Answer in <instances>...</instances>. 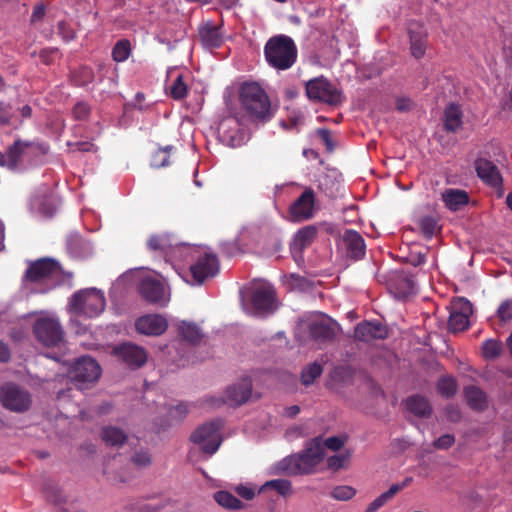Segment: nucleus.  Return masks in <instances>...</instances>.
Segmentation results:
<instances>
[{"label": "nucleus", "mask_w": 512, "mask_h": 512, "mask_svg": "<svg viewBox=\"0 0 512 512\" xmlns=\"http://www.w3.org/2000/svg\"><path fill=\"white\" fill-rule=\"evenodd\" d=\"M239 102L247 117L253 122L263 123L273 116L270 98L258 82H244L240 86Z\"/></svg>", "instance_id": "1"}, {"label": "nucleus", "mask_w": 512, "mask_h": 512, "mask_svg": "<svg viewBox=\"0 0 512 512\" xmlns=\"http://www.w3.org/2000/svg\"><path fill=\"white\" fill-rule=\"evenodd\" d=\"M64 271L60 263L52 258H41L31 261L23 275L22 282L28 284L44 286L40 292L45 293L64 280Z\"/></svg>", "instance_id": "2"}, {"label": "nucleus", "mask_w": 512, "mask_h": 512, "mask_svg": "<svg viewBox=\"0 0 512 512\" xmlns=\"http://www.w3.org/2000/svg\"><path fill=\"white\" fill-rule=\"evenodd\" d=\"M324 456L322 439L317 437L307 443L302 453L285 458L281 463V469L290 475L310 474Z\"/></svg>", "instance_id": "3"}, {"label": "nucleus", "mask_w": 512, "mask_h": 512, "mask_svg": "<svg viewBox=\"0 0 512 512\" xmlns=\"http://www.w3.org/2000/svg\"><path fill=\"white\" fill-rule=\"evenodd\" d=\"M297 47L286 35L271 37L265 44L264 56L268 65L276 70H287L297 60Z\"/></svg>", "instance_id": "4"}, {"label": "nucleus", "mask_w": 512, "mask_h": 512, "mask_svg": "<svg viewBox=\"0 0 512 512\" xmlns=\"http://www.w3.org/2000/svg\"><path fill=\"white\" fill-rule=\"evenodd\" d=\"M106 306L104 293L96 288H86L75 292L69 301V310L75 316L97 317Z\"/></svg>", "instance_id": "5"}, {"label": "nucleus", "mask_w": 512, "mask_h": 512, "mask_svg": "<svg viewBox=\"0 0 512 512\" xmlns=\"http://www.w3.org/2000/svg\"><path fill=\"white\" fill-rule=\"evenodd\" d=\"M305 92L309 100L338 106L343 102V93L336 85L324 76L310 79L305 84Z\"/></svg>", "instance_id": "6"}, {"label": "nucleus", "mask_w": 512, "mask_h": 512, "mask_svg": "<svg viewBox=\"0 0 512 512\" xmlns=\"http://www.w3.org/2000/svg\"><path fill=\"white\" fill-rule=\"evenodd\" d=\"M42 154H44L42 146L33 142L16 140L9 146L10 170L34 164Z\"/></svg>", "instance_id": "7"}, {"label": "nucleus", "mask_w": 512, "mask_h": 512, "mask_svg": "<svg viewBox=\"0 0 512 512\" xmlns=\"http://www.w3.org/2000/svg\"><path fill=\"white\" fill-rule=\"evenodd\" d=\"M101 375L100 365L91 357H81L69 370V377L82 390L87 384L96 382Z\"/></svg>", "instance_id": "8"}, {"label": "nucleus", "mask_w": 512, "mask_h": 512, "mask_svg": "<svg viewBox=\"0 0 512 512\" xmlns=\"http://www.w3.org/2000/svg\"><path fill=\"white\" fill-rule=\"evenodd\" d=\"M33 332L39 342L47 347L59 345L63 340V330L57 319L43 317L36 320Z\"/></svg>", "instance_id": "9"}, {"label": "nucleus", "mask_w": 512, "mask_h": 512, "mask_svg": "<svg viewBox=\"0 0 512 512\" xmlns=\"http://www.w3.org/2000/svg\"><path fill=\"white\" fill-rule=\"evenodd\" d=\"M221 427L219 421L204 424L191 435V441L200 445L205 453L214 454L221 444Z\"/></svg>", "instance_id": "10"}, {"label": "nucleus", "mask_w": 512, "mask_h": 512, "mask_svg": "<svg viewBox=\"0 0 512 512\" xmlns=\"http://www.w3.org/2000/svg\"><path fill=\"white\" fill-rule=\"evenodd\" d=\"M0 402L8 410L24 412L31 405V396L14 384H6L0 388Z\"/></svg>", "instance_id": "11"}, {"label": "nucleus", "mask_w": 512, "mask_h": 512, "mask_svg": "<svg viewBox=\"0 0 512 512\" xmlns=\"http://www.w3.org/2000/svg\"><path fill=\"white\" fill-rule=\"evenodd\" d=\"M139 293L145 301L160 306H165L170 299L164 283L152 275L141 279Z\"/></svg>", "instance_id": "12"}, {"label": "nucleus", "mask_w": 512, "mask_h": 512, "mask_svg": "<svg viewBox=\"0 0 512 512\" xmlns=\"http://www.w3.org/2000/svg\"><path fill=\"white\" fill-rule=\"evenodd\" d=\"M473 313L472 304L463 297L454 298L451 301V312L449 316V328L453 332H462L470 325V316Z\"/></svg>", "instance_id": "13"}, {"label": "nucleus", "mask_w": 512, "mask_h": 512, "mask_svg": "<svg viewBox=\"0 0 512 512\" xmlns=\"http://www.w3.org/2000/svg\"><path fill=\"white\" fill-rule=\"evenodd\" d=\"M288 214L293 222L311 219L315 214L314 190L310 187L305 188L302 194L290 205Z\"/></svg>", "instance_id": "14"}, {"label": "nucleus", "mask_w": 512, "mask_h": 512, "mask_svg": "<svg viewBox=\"0 0 512 512\" xmlns=\"http://www.w3.org/2000/svg\"><path fill=\"white\" fill-rule=\"evenodd\" d=\"M219 271V261L215 254L200 251L196 261L190 266L192 278L196 284H202L207 278L214 277Z\"/></svg>", "instance_id": "15"}, {"label": "nucleus", "mask_w": 512, "mask_h": 512, "mask_svg": "<svg viewBox=\"0 0 512 512\" xmlns=\"http://www.w3.org/2000/svg\"><path fill=\"white\" fill-rule=\"evenodd\" d=\"M339 330L338 324L326 315H318L308 324L310 337L318 343H324L333 340Z\"/></svg>", "instance_id": "16"}, {"label": "nucleus", "mask_w": 512, "mask_h": 512, "mask_svg": "<svg viewBox=\"0 0 512 512\" xmlns=\"http://www.w3.org/2000/svg\"><path fill=\"white\" fill-rule=\"evenodd\" d=\"M475 169L478 177L487 185L496 190L499 197L503 196V178L498 167L490 160L477 159Z\"/></svg>", "instance_id": "17"}, {"label": "nucleus", "mask_w": 512, "mask_h": 512, "mask_svg": "<svg viewBox=\"0 0 512 512\" xmlns=\"http://www.w3.org/2000/svg\"><path fill=\"white\" fill-rule=\"evenodd\" d=\"M252 395L251 380L246 377L241 379L237 385L229 387L226 391V400L211 398L208 400L210 406H219L224 402L231 405H241L245 403Z\"/></svg>", "instance_id": "18"}, {"label": "nucleus", "mask_w": 512, "mask_h": 512, "mask_svg": "<svg viewBox=\"0 0 512 512\" xmlns=\"http://www.w3.org/2000/svg\"><path fill=\"white\" fill-rule=\"evenodd\" d=\"M148 248L152 251H160L168 256H176L177 252L193 253L190 245L174 243L169 234L152 235L147 242Z\"/></svg>", "instance_id": "19"}, {"label": "nucleus", "mask_w": 512, "mask_h": 512, "mask_svg": "<svg viewBox=\"0 0 512 512\" xmlns=\"http://www.w3.org/2000/svg\"><path fill=\"white\" fill-rule=\"evenodd\" d=\"M114 352L123 363L132 369L143 366L147 361L146 351L135 344L124 343L116 347Z\"/></svg>", "instance_id": "20"}, {"label": "nucleus", "mask_w": 512, "mask_h": 512, "mask_svg": "<svg viewBox=\"0 0 512 512\" xmlns=\"http://www.w3.org/2000/svg\"><path fill=\"white\" fill-rule=\"evenodd\" d=\"M410 53L415 59L425 56L428 46V33L423 25L410 23L408 27Z\"/></svg>", "instance_id": "21"}, {"label": "nucleus", "mask_w": 512, "mask_h": 512, "mask_svg": "<svg viewBox=\"0 0 512 512\" xmlns=\"http://www.w3.org/2000/svg\"><path fill=\"white\" fill-rule=\"evenodd\" d=\"M136 330L144 335L159 336L168 327L167 320L158 314H148L139 317L135 323Z\"/></svg>", "instance_id": "22"}, {"label": "nucleus", "mask_w": 512, "mask_h": 512, "mask_svg": "<svg viewBox=\"0 0 512 512\" xmlns=\"http://www.w3.org/2000/svg\"><path fill=\"white\" fill-rule=\"evenodd\" d=\"M252 304L257 311H272L275 304L274 288L267 283H261L255 286L252 291Z\"/></svg>", "instance_id": "23"}, {"label": "nucleus", "mask_w": 512, "mask_h": 512, "mask_svg": "<svg viewBox=\"0 0 512 512\" xmlns=\"http://www.w3.org/2000/svg\"><path fill=\"white\" fill-rule=\"evenodd\" d=\"M354 336L359 341L369 342L375 339H385L388 336V331L379 322L364 321L355 327Z\"/></svg>", "instance_id": "24"}, {"label": "nucleus", "mask_w": 512, "mask_h": 512, "mask_svg": "<svg viewBox=\"0 0 512 512\" xmlns=\"http://www.w3.org/2000/svg\"><path fill=\"white\" fill-rule=\"evenodd\" d=\"M318 235V228L315 225H307L299 229L290 244L293 253L301 254L309 247Z\"/></svg>", "instance_id": "25"}, {"label": "nucleus", "mask_w": 512, "mask_h": 512, "mask_svg": "<svg viewBox=\"0 0 512 512\" xmlns=\"http://www.w3.org/2000/svg\"><path fill=\"white\" fill-rule=\"evenodd\" d=\"M343 240L352 258L360 259L365 255V242L359 232L348 229L344 233Z\"/></svg>", "instance_id": "26"}, {"label": "nucleus", "mask_w": 512, "mask_h": 512, "mask_svg": "<svg viewBox=\"0 0 512 512\" xmlns=\"http://www.w3.org/2000/svg\"><path fill=\"white\" fill-rule=\"evenodd\" d=\"M441 199L450 211H458L469 202V195L466 191L449 188L442 192Z\"/></svg>", "instance_id": "27"}, {"label": "nucleus", "mask_w": 512, "mask_h": 512, "mask_svg": "<svg viewBox=\"0 0 512 512\" xmlns=\"http://www.w3.org/2000/svg\"><path fill=\"white\" fill-rule=\"evenodd\" d=\"M463 113L458 104L450 103L444 111V127L447 131L455 132L462 126Z\"/></svg>", "instance_id": "28"}, {"label": "nucleus", "mask_w": 512, "mask_h": 512, "mask_svg": "<svg viewBox=\"0 0 512 512\" xmlns=\"http://www.w3.org/2000/svg\"><path fill=\"white\" fill-rule=\"evenodd\" d=\"M407 410L418 417H428L432 412L429 401L420 395H414L406 399Z\"/></svg>", "instance_id": "29"}, {"label": "nucleus", "mask_w": 512, "mask_h": 512, "mask_svg": "<svg viewBox=\"0 0 512 512\" xmlns=\"http://www.w3.org/2000/svg\"><path fill=\"white\" fill-rule=\"evenodd\" d=\"M411 479H406L402 484H394L392 485L388 491L382 493L379 495L373 502H371L365 512H376L378 509H380L387 501L392 499L397 492L402 490Z\"/></svg>", "instance_id": "30"}, {"label": "nucleus", "mask_w": 512, "mask_h": 512, "mask_svg": "<svg viewBox=\"0 0 512 512\" xmlns=\"http://www.w3.org/2000/svg\"><path fill=\"white\" fill-rule=\"evenodd\" d=\"M465 397L468 405L474 410H483L487 406L485 393L476 386L465 388Z\"/></svg>", "instance_id": "31"}, {"label": "nucleus", "mask_w": 512, "mask_h": 512, "mask_svg": "<svg viewBox=\"0 0 512 512\" xmlns=\"http://www.w3.org/2000/svg\"><path fill=\"white\" fill-rule=\"evenodd\" d=\"M237 123L233 118L223 119L218 126V131L223 140L227 141L228 144L234 146L238 140V130L236 128Z\"/></svg>", "instance_id": "32"}, {"label": "nucleus", "mask_w": 512, "mask_h": 512, "mask_svg": "<svg viewBox=\"0 0 512 512\" xmlns=\"http://www.w3.org/2000/svg\"><path fill=\"white\" fill-rule=\"evenodd\" d=\"M178 331L184 340L192 344L199 343L203 337L201 330L196 324L186 321L178 325Z\"/></svg>", "instance_id": "33"}, {"label": "nucleus", "mask_w": 512, "mask_h": 512, "mask_svg": "<svg viewBox=\"0 0 512 512\" xmlns=\"http://www.w3.org/2000/svg\"><path fill=\"white\" fill-rule=\"evenodd\" d=\"M201 42L205 47L217 48L222 44V36L219 30L212 26L203 27L200 32Z\"/></svg>", "instance_id": "34"}, {"label": "nucleus", "mask_w": 512, "mask_h": 512, "mask_svg": "<svg viewBox=\"0 0 512 512\" xmlns=\"http://www.w3.org/2000/svg\"><path fill=\"white\" fill-rule=\"evenodd\" d=\"M102 440L112 446L122 445L126 440V435L122 430L115 427H106L101 433Z\"/></svg>", "instance_id": "35"}, {"label": "nucleus", "mask_w": 512, "mask_h": 512, "mask_svg": "<svg viewBox=\"0 0 512 512\" xmlns=\"http://www.w3.org/2000/svg\"><path fill=\"white\" fill-rule=\"evenodd\" d=\"M267 489H273L278 494L286 497L292 493V485L289 480L286 479H273L270 481L265 482L261 488L260 491H266Z\"/></svg>", "instance_id": "36"}, {"label": "nucleus", "mask_w": 512, "mask_h": 512, "mask_svg": "<svg viewBox=\"0 0 512 512\" xmlns=\"http://www.w3.org/2000/svg\"><path fill=\"white\" fill-rule=\"evenodd\" d=\"M215 501L222 507L237 510L242 507V502L227 491H218L214 494Z\"/></svg>", "instance_id": "37"}, {"label": "nucleus", "mask_w": 512, "mask_h": 512, "mask_svg": "<svg viewBox=\"0 0 512 512\" xmlns=\"http://www.w3.org/2000/svg\"><path fill=\"white\" fill-rule=\"evenodd\" d=\"M131 52V42L128 39H121L112 49V58L116 62H124L129 58Z\"/></svg>", "instance_id": "38"}, {"label": "nucleus", "mask_w": 512, "mask_h": 512, "mask_svg": "<svg viewBox=\"0 0 512 512\" xmlns=\"http://www.w3.org/2000/svg\"><path fill=\"white\" fill-rule=\"evenodd\" d=\"M437 391L438 393L445 397H452L457 391V384L454 378L452 377H442L437 382Z\"/></svg>", "instance_id": "39"}, {"label": "nucleus", "mask_w": 512, "mask_h": 512, "mask_svg": "<svg viewBox=\"0 0 512 512\" xmlns=\"http://www.w3.org/2000/svg\"><path fill=\"white\" fill-rule=\"evenodd\" d=\"M322 366L316 362L309 364L301 372V381L304 385H310L322 374Z\"/></svg>", "instance_id": "40"}, {"label": "nucleus", "mask_w": 512, "mask_h": 512, "mask_svg": "<svg viewBox=\"0 0 512 512\" xmlns=\"http://www.w3.org/2000/svg\"><path fill=\"white\" fill-rule=\"evenodd\" d=\"M502 350V344L495 339H488L482 345V354L486 359H494L498 357Z\"/></svg>", "instance_id": "41"}, {"label": "nucleus", "mask_w": 512, "mask_h": 512, "mask_svg": "<svg viewBox=\"0 0 512 512\" xmlns=\"http://www.w3.org/2000/svg\"><path fill=\"white\" fill-rule=\"evenodd\" d=\"M188 92L187 85L182 75H178L170 86V95L175 100H181L186 97Z\"/></svg>", "instance_id": "42"}, {"label": "nucleus", "mask_w": 512, "mask_h": 512, "mask_svg": "<svg viewBox=\"0 0 512 512\" xmlns=\"http://www.w3.org/2000/svg\"><path fill=\"white\" fill-rule=\"evenodd\" d=\"M355 494L356 490L353 487L347 485L337 486L331 491V496L334 499L340 501L350 500L355 496Z\"/></svg>", "instance_id": "43"}, {"label": "nucleus", "mask_w": 512, "mask_h": 512, "mask_svg": "<svg viewBox=\"0 0 512 512\" xmlns=\"http://www.w3.org/2000/svg\"><path fill=\"white\" fill-rule=\"evenodd\" d=\"M171 147L160 148L152 156L151 165L156 168H161L169 165V150Z\"/></svg>", "instance_id": "44"}, {"label": "nucleus", "mask_w": 512, "mask_h": 512, "mask_svg": "<svg viewBox=\"0 0 512 512\" xmlns=\"http://www.w3.org/2000/svg\"><path fill=\"white\" fill-rule=\"evenodd\" d=\"M350 459V453L345 452L339 455H333L327 459V466L331 470H339L347 466Z\"/></svg>", "instance_id": "45"}, {"label": "nucleus", "mask_w": 512, "mask_h": 512, "mask_svg": "<svg viewBox=\"0 0 512 512\" xmlns=\"http://www.w3.org/2000/svg\"><path fill=\"white\" fill-rule=\"evenodd\" d=\"M419 225L422 233L427 237H432L437 230L436 220L429 216L423 217L420 220Z\"/></svg>", "instance_id": "46"}, {"label": "nucleus", "mask_w": 512, "mask_h": 512, "mask_svg": "<svg viewBox=\"0 0 512 512\" xmlns=\"http://www.w3.org/2000/svg\"><path fill=\"white\" fill-rule=\"evenodd\" d=\"M14 117V111L9 103L0 101V125H9Z\"/></svg>", "instance_id": "47"}, {"label": "nucleus", "mask_w": 512, "mask_h": 512, "mask_svg": "<svg viewBox=\"0 0 512 512\" xmlns=\"http://www.w3.org/2000/svg\"><path fill=\"white\" fill-rule=\"evenodd\" d=\"M497 316L502 322L512 319V300L503 301L497 309Z\"/></svg>", "instance_id": "48"}, {"label": "nucleus", "mask_w": 512, "mask_h": 512, "mask_svg": "<svg viewBox=\"0 0 512 512\" xmlns=\"http://www.w3.org/2000/svg\"><path fill=\"white\" fill-rule=\"evenodd\" d=\"M57 29H58V34L66 42H69V41L73 40L75 38V36H76L75 31L65 21L58 22Z\"/></svg>", "instance_id": "49"}, {"label": "nucleus", "mask_w": 512, "mask_h": 512, "mask_svg": "<svg viewBox=\"0 0 512 512\" xmlns=\"http://www.w3.org/2000/svg\"><path fill=\"white\" fill-rule=\"evenodd\" d=\"M90 112H91V108L85 102H78L73 108V116L77 120L88 119Z\"/></svg>", "instance_id": "50"}, {"label": "nucleus", "mask_w": 512, "mask_h": 512, "mask_svg": "<svg viewBox=\"0 0 512 512\" xmlns=\"http://www.w3.org/2000/svg\"><path fill=\"white\" fill-rule=\"evenodd\" d=\"M316 133L319 136V138L322 140V142L325 144L326 150L328 152H332L335 148V143L333 141L330 130H328L326 128H319L316 130Z\"/></svg>", "instance_id": "51"}, {"label": "nucleus", "mask_w": 512, "mask_h": 512, "mask_svg": "<svg viewBox=\"0 0 512 512\" xmlns=\"http://www.w3.org/2000/svg\"><path fill=\"white\" fill-rule=\"evenodd\" d=\"M398 285L401 287V290L399 293L402 296L409 295L414 292L415 290V282L411 278H408L406 276L399 277L398 278Z\"/></svg>", "instance_id": "52"}, {"label": "nucleus", "mask_w": 512, "mask_h": 512, "mask_svg": "<svg viewBox=\"0 0 512 512\" xmlns=\"http://www.w3.org/2000/svg\"><path fill=\"white\" fill-rule=\"evenodd\" d=\"M345 443V438L343 437H329L325 441H322L323 451L325 452V448H328L332 451H338L342 448Z\"/></svg>", "instance_id": "53"}, {"label": "nucleus", "mask_w": 512, "mask_h": 512, "mask_svg": "<svg viewBox=\"0 0 512 512\" xmlns=\"http://www.w3.org/2000/svg\"><path fill=\"white\" fill-rule=\"evenodd\" d=\"M454 436L451 434H445L435 440L434 446L438 449H447L454 444Z\"/></svg>", "instance_id": "54"}, {"label": "nucleus", "mask_w": 512, "mask_h": 512, "mask_svg": "<svg viewBox=\"0 0 512 512\" xmlns=\"http://www.w3.org/2000/svg\"><path fill=\"white\" fill-rule=\"evenodd\" d=\"M329 184L334 185L333 180L328 175H324V176L320 177V179H319L318 188L321 191H323L326 195H332L333 194L332 187H330Z\"/></svg>", "instance_id": "55"}, {"label": "nucleus", "mask_w": 512, "mask_h": 512, "mask_svg": "<svg viewBox=\"0 0 512 512\" xmlns=\"http://www.w3.org/2000/svg\"><path fill=\"white\" fill-rule=\"evenodd\" d=\"M193 250V253L191 254H186L185 252H177L176 253V256H168L170 259L172 260H179V261H187L189 259H196L198 254L200 253L201 250H199L198 248H195L193 246H190Z\"/></svg>", "instance_id": "56"}, {"label": "nucleus", "mask_w": 512, "mask_h": 512, "mask_svg": "<svg viewBox=\"0 0 512 512\" xmlns=\"http://www.w3.org/2000/svg\"><path fill=\"white\" fill-rule=\"evenodd\" d=\"M132 461L139 467H145L151 463V458L148 453L140 452L133 456Z\"/></svg>", "instance_id": "57"}, {"label": "nucleus", "mask_w": 512, "mask_h": 512, "mask_svg": "<svg viewBox=\"0 0 512 512\" xmlns=\"http://www.w3.org/2000/svg\"><path fill=\"white\" fill-rule=\"evenodd\" d=\"M45 12H46V8L43 3H39V4L35 5L33 8L32 15H31V21L37 22V21L42 20L43 17L45 16Z\"/></svg>", "instance_id": "58"}, {"label": "nucleus", "mask_w": 512, "mask_h": 512, "mask_svg": "<svg viewBox=\"0 0 512 512\" xmlns=\"http://www.w3.org/2000/svg\"><path fill=\"white\" fill-rule=\"evenodd\" d=\"M237 492H238V494H239L242 498H244V499H246V500H251V499H253V498H254V496H255V492H254V490H253L252 488H250V487H246V486H240V487H238V488H237Z\"/></svg>", "instance_id": "59"}, {"label": "nucleus", "mask_w": 512, "mask_h": 512, "mask_svg": "<svg viewBox=\"0 0 512 512\" xmlns=\"http://www.w3.org/2000/svg\"><path fill=\"white\" fill-rule=\"evenodd\" d=\"M446 413H447V417L449 418V420H451L453 422L458 421L461 417L459 409H457L453 406L447 407Z\"/></svg>", "instance_id": "60"}, {"label": "nucleus", "mask_w": 512, "mask_h": 512, "mask_svg": "<svg viewBox=\"0 0 512 512\" xmlns=\"http://www.w3.org/2000/svg\"><path fill=\"white\" fill-rule=\"evenodd\" d=\"M10 358L8 346L0 341V362H7Z\"/></svg>", "instance_id": "61"}, {"label": "nucleus", "mask_w": 512, "mask_h": 512, "mask_svg": "<svg viewBox=\"0 0 512 512\" xmlns=\"http://www.w3.org/2000/svg\"><path fill=\"white\" fill-rule=\"evenodd\" d=\"M396 107L400 111H406V110L410 109L411 101L406 98L398 99L396 102Z\"/></svg>", "instance_id": "62"}, {"label": "nucleus", "mask_w": 512, "mask_h": 512, "mask_svg": "<svg viewBox=\"0 0 512 512\" xmlns=\"http://www.w3.org/2000/svg\"><path fill=\"white\" fill-rule=\"evenodd\" d=\"M0 166H6L10 169V157H9V148L6 153L0 151Z\"/></svg>", "instance_id": "63"}, {"label": "nucleus", "mask_w": 512, "mask_h": 512, "mask_svg": "<svg viewBox=\"0 0 512 512\" xmlns=\"http://www.w3.org/2000/svg\"><path fill=\"white\" fill-rule=\"evenodd\" d=\"M300 412V407L297 405H292L285 409V414L289 417H295Z\"/></svg>", "instance_id": "64"}]
</instances>
